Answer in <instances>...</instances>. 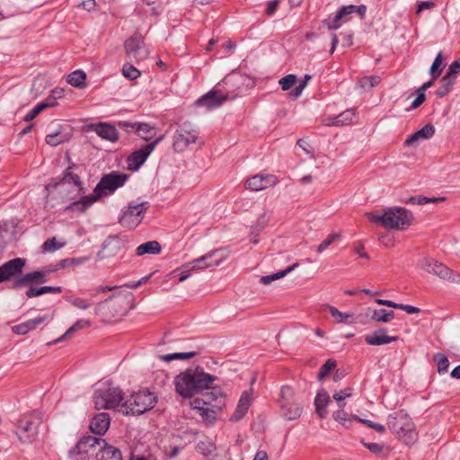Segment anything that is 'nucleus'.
Segmentation results:
<instances>
[{"label": "nucleus", "instance_id": "6", "mask_svg": "<svg viewBox=\"0 0 460 460\" xmlns=\"http://www.w3.org/2000/svg\"><path fill=\"white\" fill-rule=\"evenodd\" d=\"M279 403L282 416L288 420L300 418L303 412V402L295 399V391L289 385H283L280 389Z\"/></svg>", "mask_w": 460, "mask_h": 460}, {"label": "nucleus", "instance_id": "18", "mask_svg": "<svg viewBox=\"0 0 460 460\" xmlns=\"http://www.w3.org/2000/svg\"><path fill=\"white\" fill-rule=\"evenodd\" d=\"M46 281V272H43V270H34L16 279L13 283V288H21L28 284L45 283Z\"/></svg>", "mask_w": 460, "mask_h": 460}, {"label": "nucleus", "instance_id": "57", "mask_svg": "<svg viewBox=\"0 0 460 460\" xmlns=\"http://www.w3.org/2000/svg\"><path fill=\"white\" fill-rule=\"evenodd\" d=\"M45 110L44 104H37L29 113H27L24 117L25 121H31L34 118H36L42 111Z\"/></svg>", "mask_w": 460, "mask_h": 460}, {"label": "nucleus", "instance_id": "40", "mask_svg": "<svg viewBox=\"0 0 460 460\" xmlns=\"http://www.w3.org/2000/svg\"><path fill=\"white\" fill-rule=\"evenodd\" d=\"M440 83L441 85L436 91V95L438 97H444L451 91L456 81L455 78H448V76L444 75Z\"/></svg>", "mask_w": 460, "mask_h": 460}, {"label": "nucleus", "instance_id": "14", "mask_svg": "<svg viewBox=\"0 0 460 460\" xmlns=\"http://www.w3.org/2000/svg\"><path fill=\"white\" fill-rule=\"evenodd\" d=\"M127 243V237L125 235H113L108 237L101 251L97 253V260L102 261L107 258L115 256Z\"/></svg>", "mask_w": 460, "mask_h": 460}, {"label": "nucleus", "instance_id": "49", "mask_svg": "<svg viewBox=\"0 0 460 460\" xmlns=\"http://www.w3.org/2000/svg\"><path fill=\"white\" fill-rule=\"evenodd\" d=\"M65 244H66V243H58L56 238L53 237V238L48 239L46 242H44V243L42 244V251L44 252H55L58 249L62 248L63 246H65Z\"/></svg>", "mask_w": 460, "mask_h": 460}, {"label": "nucleus", "instance_id": "55", "mask_svg": "<svg viewBox=\"0 0 460 460\" xmlns=\"http://www.w3.org/2000/svg\"><path fill=\"white\" fill-rule=\"evenodd\" d=\"M460 73V59L455 60L449 66L447 74L445 76H448V78H456V75Z\"/></svg>", "mask_w": 460, "mask_h": 460}, {"label": "nucleus", "instance_id": "54", "mask_svg": "<svg viewBox=\"0 0 460 460\" xmlns=\"http://www.w3.org/2000/svg\"><path fill=\"white\" fill-rule=\"evenodd\" d=\"M70 302L75 307L82 310H86L92 305V302L90 300L80 297L71 298Z\"/></svg>", "mask_w": 460, "mask_h": 460}, {"label": "nucleus", "instance_id": "9", "mask_svg": "<svg viewBox=\"0 0 460 460\" xmlns=\"http://www.w3.org/2000/svg\"><path fill=\"white\" fill-rule=\"evenodd\" d=\"M148 208L149 203L147 201L137 204L130 202L121 210L119 218V224L129 229L137 227L142 222Z\"/></svg>", "mask_w": 460, "mask_h": 460}, {"label": "nucleus", "instance_id": "56", "mask_svg": "<svg viewBox=\"0 0 460 460\" xmlns=\"http://www.w3.org/2000/svg\"><path fill=\"white\" fill-rule=\"evenodd\" d=\"M445 199H446L445 197H438V198L419 197L417 199V203L419 205H424V204H427V203H429V202L437 203L438 201H443ZM415 200H416V199L413 198V197L410 199L411 202H414Z\"/></svg>", "mask_w": 460, "mask_h": 460}, {"label": "nucleus", "instance_id": "1", "mask_svg": "<svg viewBox=\"0 0 460 460\" xmlns=\"http://www.w3.org/2000/svg\"><path fill=\"white\" fill-rule=\"evenodd\" d=\"M217 379L216 376L206 373L201 367H190L180 373L174 378L176 392L183 398H191L200 394L201 405L215 407L221 410L225 399L220 389L214 387L213 383Z\"/></svg>", "mask_w": 460, "mask_h": 460}, {"label": "nucleus", "instance_id": "38", "mask_svg": "<svg viewBox=\"0 0 460 460\" xmlns=\"http://www.w3.org/2000/svg\"><path fill=\"white\" fill-rule=\"evenodd\" d=\"M323 306L329 310L331 315L334 318L337 323H346L348 319L353 316L352 313H342L332 305H324Z\"/></svg>", "mask_w": 460, "mask_h": 460}, {"label": "nucleus", "instance_id": "64", "mask_svg": "<svg viewBox=\"0 0 460 460\" xmlns=\"http://www.w3.org/2000/svg\"><path fill=\"white\" fill-rule=\"evenodd\" d=\"M279 4V0H271L268 3V6L266 9V14L271 16L277 10Z\"/></svg>", "mask_w": 460, "mask_h": 460}, {"label": "nucleus", "instance_id": "16", "mask_svg": "<svg viewBox=\"0 0 460 460\" xmlns=\"http://www.w3.org/2000/svg\"><path fill=\"white\" fill-rule=\"evenodd\" d=\"M227 99V93H223L219 90L212 89L208 93L199 98L195 102V104L199 107H204L208 111H210L221 106Z\"/></svg>", "mask_w": 460, "mask_h": 460}, {"label": "nucleus", "instance_id": "19", "mask_svg": "<svg viewBox=\"0 0 460 460\" xmlns=\"http://www.w3.org/2000/svg\"><path fill=\"white\" fill-rule=\"evenodd\" d=\"M198 135L192 130L190 131L187 128L181 127L176 132V137L173 142V146L175 149L183 150L190 144H193L197 141Z\"/></svg>", "mask_w": 460, "mask_h": 460}, {"label": "nucleus", "instance_id": "3", "mask_svg": "<svg viewBox=\"0 0 460 460\" xmlns=\"http://www.w3.org/2000/svg\"><path fill=\"white\" fill-rule=\"evenodd\" d=\"M387 426L407 446L413 445L418 439V433L416 432L414 423L410 416L403 411L389 414L387 417Z\"/></svg>", "mask_w": 460, "mask_h": 460}, {"label": "nucleus", "instance_id": "27", "mask_svg": "<svg viewBox=\"0 0 460 460\" xmlns=\"http://www.w3.org/2000/svg\"><path fill=\"white\" fill-rule=\"evenodd\" d=\"M435 134V127L432 124H426L420 129L411 135L404 142L407 146H412L420 139H429Z\"/></svg>", "mask_w": 460, "mask_h": 460}, {"label": "nucleus", "instance_id": "26", "mask_svg": "<svg viewBox=\"0 0 460 460\" xmlns=\"http://www.w3.org/2000/svg\"><path fill=\"white\" fill-rule=\"evenodd\" d=\"M190 405L199 413L203 420L208 424H212L216 420L217 413L220 411L217 410L215 407H204V405L200 404V401L199 400L190 402Z\"/></svg>", "mask_w": 460, "mask_h": 460}, {"label": "nucleus", "instance_id": "29", "mask_svg": "<svg viewBox=\"0 0 460 460\" xmlns=\"http://www.w3.org/2000/svg\"><path fill=\"white\" fill-rule=\"evenodd\" d=\"M356 116L353 110H347L335 118H330L323 120L325 126H343L351 123Z\"/></svg>", "mask_w": 460, "mask_h": 460}, {"label": "nucleus", "instance_id": "10", "mask_svg": "<svg viewBox=\"0 0 460 460\" xmlns=\"http://www.w3.org/2000/svg\"><path fill=\"white\" fill-rule=\"evenodd\" d=\"M227 257L224 249L213 250L201 257L184 264L187 271L200 270L210 267L219 266Z\"/></svg>", "mask_w": 460, "mask_h": 460}, {"label": "nucleus", "instance_id": "11", "mask_svg": "<svg viewBox=\"0 0 460 460\" xmlns=\"http://www.w3.org/2000/svg\"><path fill=\"white\" fill-rule=\"evenodd\" d=\"M422 267L427 272L438 277L440 279L460 285V273L455 272L440 261L425 259Z\"/></svg>", "mask_w": 460, "mask_h": 460}, {"label": "nucleus", "instance_id": "17", "mask_svg": "<svg viewBox=\"0 0 460 460\" xmlns=\"http://www.w3.org/2000/svg\"><path fill=\"white\" fill-rule=\"evenodd\" d=\"M276 180L269 174H256L246 181V187L252 191H260L270 186H274Z\"/></svg>", "mask_w": 460, "mask_h": 460}, {"label": "nucleus", "instance_id": "8", "mask_svg": "<svg viewBox=\"0 0 460 460\" xmlns=\"http://www.w3.org/2000/svg\"><path fill=\"white\" fill-rule=\"evenodd\" d=\"M128 178V174L118 171H112L103 175L95 186L93 196L98 200L103 196L112 194L117 189L125 184Z\"/></svg>", "mask_w": 460, "mask_h": 460}, {"label": "nucleus", "instance_id": "32", "mask_svg": "<svg viewBox=\"0 0 460 460\" xmlns=\"http://www.w3.org/2000/svg\"><path fill=\"white\" fill-rule=\"evenodd\" d=\"M366 315L370 316L371 319L376 322L388 323L394 317V311H386L385 309H372L367 307L366 309Z\"/></svg>", "mask_w": 460, "mask_h": 460}, {"label": "nucleus", "instance_id": "30", "mask_svg": "<svg viewBox=\"0 0 460 460\" xmlns=\"http://www.w3.org/2000/svg\"><path fill=\"white\" fill-rule=\"evenodd\" d=\"M330 401V396L325 391L317 393L314 399L315 412L321 419L326 417V406Z\"/></svg>", "mask_w": 460, "mask_h": 460}, {"label": "nucleus", "instance_id": "22", "mask_svg": "<svg viewBox=\"0 0 460 460\" xmlns=\"http://www.w3.org/2000/svg\"><path fill=\"white\" fill-rule=\"evenodd\" d=\"M111 418L107 412H101L94 416L90 424V429L97 435H103L109 429Z\"/></svg>", "mask_w": 460, "mask_h": 460}, {"label": "nucleus", "instance_id": "51", "mask_svg": "<svg viewBox=\"0 0 460 460\" xmlns=\"http://www.w3.org/2000/svg\"><path fill=\"white\" fill-rule=\"evenodd\" d=\"M340 237V234L333 233L328 238L323 240L318 246H317V252L323 253L324 250L330 246L333 242H335Z\"/></svg>", "mask_w": 460, "mask_h": 460}, {"label": "nucleus", "instance_id": "60", "mask_svg": "<svg viewBox=\"0 0 460 460\" xmlns=\"http://www.w3.org/2000/svg\"><path fill=\"white\" fill-rule=\"evenodd\" d=\"M362 444L366 448L371 451L374 454H380L383 452V446L378 443H367L362 441Z\"/></svg>", "mask_w": 460, "mask_h": 460}, {"label": "nucleus", "instance_id": "35", "mask_svg": "<svg viewBox=\"0 0 460 460\" xmlns=\"http://www.w3.org/2000/svg\"><path fill=\"white\" fill-rule=\"evenodd\" d=\"M90 324H91V322L88 320H85V319L77 320L61 337H59L58 339L55 340L52 342H49V345L59 342V341L65 340L66 338L72 336L73 333L75 332L76 331L82 330V329H84V328L90 326Z\"/></svg>", "mask_w": 460, "mask_h": 460}, {"label": "nucleus", "instance_id": "61", "mask_svg": "<svg viewBox=\"0 0 460 460\" xmlns=\"http://www.w3.org/2000/svg\"><path fill=\"white\" fill-rule=\"evenodd\" d=\"M44 294V290H43V287L41 288H33V287H31L27 291H26V296L27 297L29 298H32V297H35V296H41Z\"/></svg>", "mask_w": 460, "mask_h": 460}, {"label": "nucleus", "instance_id": "25", "mask_svg": "<svg viewBox=\"0 0 460 460\" xmlns=\"http://www.w3.org/2000/svg\"><path fill=\"white\" fill-rule=\"evenodd\" d=\"M252 402V396L248 391H244L238 402L234 412L231 415L230 420L238 421L244 417Z\"/></svg>", "mask_w": 460, "mask_h": 460}, {"label": "nucleus", "instance_id": "50", "mask_svg": "<svg viewBox=\"0 0 460 460\" xmlns=\"http://www.w3.org/2000/svg\"><path fill=\"white\" fill-rule=\"evenodd\" d=\"M46 143L49 146H56L66 140V137L60 135V132L57 131L55 133L48 134L46 136Z\"/></svg>", "mask_w": 460, "mask_h": 460}, {"label": "nucleus", "instance_id": "46", "mask_svg": "<svg viewBox=\"0 0 460 460\" xmlns=\"http://www.w3.org/2000/svg\"><path fill=\"white\" fill-rule=\"evenodd\" d=\"M352 394V388L346 387L341 391H336L332 397L335 401H337L338 405L340 407H343L345 405L344 400Z\"/></svg>", "mask_w": 460, "mask_h": 460}, {"label": "nucleus", "instance_id": "44", "mask_svg": "<svg viewBox=\"0 0 460 460\" xmlns=\"http://www.w3.org/2000/svg\"><path fill=\"white\" fill-rule=\"evenodd\" d=\"M381 82V79L377 75L365 76L360 79L358 85L364 90H370L376 86Z\"/></svg>", "mask_w": 460, "mask_h": 460}, {"label": "nucleus", "instance_id": "15", "mask_svg": "<svg viewBox=\"0 0 460 460\" xmlns=\"http://www.w3.org/2000/svg\"><path fill=\"white\" fill-rule=\"evenodd\" d=\"M26 265L23 258H14L0 266V283L6 282L22 273Z\"/></svg>", "mask_w": 460, "mask_h": 460}, {"label": "nucleus", "instance_id": "58", "mask_svg": "<svg viewBox=\"0 0 460 460\" xmlns=\"http://www.w3.org/2000/svg\"><path fill=\"white\" fill-rule=\"evenodd\" d=\"M311 79V75H305L303 80L299 83V84L297 86H296V88L293 90L292 92V95L294 97H298L301 95L303 90L305 89V87L306 86L308 81Z\"/></svg>", "mask_w": 460, "mask_h": 460}, {"label": "nucleus", "instance_id": "13", "mask_svg": "<svg viewBox=\"0 0 460 460\" xmlns=\"http://www.w3.org/2000/svg\"><path fill=\"white\" fill-rule=\"evenodd\" d=\"M125 49L128 59L132 62L137 63L145 60L148 56V51L140 35H134L127 40L125 41Z\"/></svg>", "mask_w": 460, "mask_h": 460}, {"label": "nucleus", "instance_id": "24", "mask_svg": "<svg viewBox=\"0 0 460 460\" xmlns=\"http://www.w3.org/2000/svg\"><path fill=\"white\" fill-rule=\"evenodd\" d=\"M94 132L103 139L114 142L119 138L116 128L109 123L101 122L91 126Z\"/></svg>", "mask_w": 460, "mask_h": 460}, {"label": "nucleus", "instance_id": "45", "mask_svg": "<svg viewBox=\"0 0 460 460\" xmlns=\"http://www.w3.org/2000/svg\"><path fill=\"white\" fill-rule=\"evenodd\" d=\"M442 63H443V56H442V53L440 52L436 56L435 59L430 66V69H429V73L431 75V77H433V80H436L441 74Z\"/></svg>", "mask_w": 460, "mask_h": 460}, {"label": "nucleus", "instance_id": "42", "mask_svg": "<svg viewBox=\"0 0 460 460\" xmlns=\"http://www.w3.org/2000/svg\"><path fill=\"white\" fill-rule=\"evenodd\" d=\"M433 360L437 364L438 372L439 374H445L447 372L449 361L447 356L442 353H436L433 357Z\"/></svg>", "mask_w": 460, "mask_h": 460}, {"label": "nucleus", "instance_id": "33", "mask_svg": "<svg viewBox=\"0 0 460 460\" xmlns=\"http://www.w3.org/2000/svg\"><path fill=\"white\" fill-rule=\"evenodd\" d=\"M96 199L93 195L91 196H84L82 198L81 200L75 201L71 204H69L66 210H72V211H77V212H84L89 207H91Z\"/></svg>", "mask_w": 460, "mask_h": 460}, {"label": "nucleus", "instance_id": "2", "mask_svg": "<svg viewBox=\"0 0 460 460\" xmlns=\"http://www.w3.org/2000/svg\"><path fill=\"white\" fill-rule=\"evenodd\" d=\"M367 217L373 223L379 224L387 229L394 230L407 229L413 220L412 213L402 207L387 208L381 216L367 213Z\"/></svg>", "mask_w": 460, "mask_h": 460}, {"label": "nucleus", "instance_id": "23", "mask_svg": "<svg viewBox=\"0 0 460 460\" xmlns=\"http://www.w3.org/2000/svg\"><path fill=\"white\" fill-rule=\"evenodd\" d=\"M356 5L349 4L346 6H341L340 10L337 12L333 18H329L323 21V23L329 30H336L341 27V21L347 15L355 13Z\"/></svg>", "mask_w": 460, "mask_h": 460}, {"label": "nucleus", "instance_id": "43", "mask_svg": "<svg viewBox=\"0 0 460 460\" xmlns=\"http://www.w3.org/2000/svg\"><path fill=\"white\" fill-rule=\"evenodd\" d=\"M136 132L145 140L151 139L155 135V128L146 123H137Z\"/></svg>", "mask_w": 460, "mask_h": 460}, {"label": "nucleus", "instance_id": "47", "mask_svg": "<svg viewBox=\"0 0 460 460\" xmlns=\"http://www.w3.org/2000/svg\"><path fill=\"white\" fill-rule=\"evenodd\" d=\"M122 75L129 80H135L140 76L141 73L134 66L125 64L122 67Z\"/></svg>", "mask_w": 460, "mask_h": 460}, {"label": "nucleus", "instance_id": "39", "mask_svg": "<svg viewBox=\"0 0 460 460\" xmlns=\"http://www.w3.org/2000/svg\"><path fill=\"white\" fill-rule=\"evenodd\" d=\"M196 355H197L196 351L177 352V353L161 355L159 358L161 360H163L164 362H170L174 359H181V360L189 359V358H193Z\"/></svg>", "mask_w": 460, "mask_h": 460}, {"label": "nucleus", "instance_id": "63", "mask_svg": "<svg viewBox=\"0 0 460 460\" xmlns=\"http://www.w3.org/2000/svg\"><path fill=\"white\" fill-rule=\"evenodd\" d=\"M435 7V3L431 1L420 2L417 6L416 13L419 14L425 9H432Z\"/></svg>", "mask_w": 460, "mask_h": 460}, {"label": "nucleus", "instance_id": "53", "mask_svg": "<svg viewBox=\"0 0 460 460\" xmlns=\"http://www.w3.org/2000/svg\"><path fill=\"white\" fill-rule=\"evenodd\" d=\"M71 166H69L67 169H66V172L63 177V180H62V182L63 183H66V182H74L75 185L76 186H80L81 185V181H80V178L77 174H75L73 173L70 170H71Z\"/></svg>", "mask_w": 460, "mask_h": 460}, {"label": "nucleus", "instance_id": "59", "mask_svg": "<svg viewBox=\"0 0 460 460\" xmlns=\"http://www.w3.org/2000/svg\"><path fill=\"white\" fill-rule=\"evenodd\" d=\"M416 93H417V97L415 98V100L411 103V108L412 109H417L426 100V95H425V93L423 92H421V91L417 89Z\"/></svg>", "mask_w": 460, "mask_h": 460}, {"label": "nucleus", "instance_id": "5", "mask_svg": "<svg viewBox=\"0 0 460 460\" xmlns=\"http://www.w3.org/2000/svg\"><path fill=\"white\" fill-rule=\"evenodd\" d=\"M93 399L97 410L120 408L123 394L119 387L105 383L94 391Z\"/></svg>", "mask_w": 460, "mask_h": 460}, {"label": "nucleus", "instance_id": "52", "mask_svg": "<svg viewBox=\"0 0 460 460\" xmlns=\"http://www.w3.org/2000/svg\"><path fill=\"white\" fill-rule=\"evenodd\" d=\"M296 81V76L295 75L290 74L282 77L279 83L281 85L283 91H288L293 86Z\"/></svg>", "mask_w": 460, "mask_h": 460}, {"label": "nucleus", "instance_id": "20", "mask_svg": "<svg viewBox=\"0 0 460 460\" xmlns=\"http://www.w3.org/2000/svg\"><path fill=\"white\" fill-rule=\"evenodd\" d=\"M398 340V336H388L385 329L376 330L365 337V341L372 346L385 345Z\"/></svg>", "mask_w": 460, "mask_h": 460}, {"label": "nucleus", "instance_id": "4", "mask_svg": "<svg viewBox=\"0 0 460 460\" xmlns=\"http://www.w3.org/2000/svg\"><path fill=\"white\" fill-rule=\"evenodd\" d=\"M157 400L154 394L149 391H140L132 394L120 405L119 410L123 414H142L153 409Z\"/></svg>", "mask_w": 460, "mask_h": 460}, {"label": "nucleus", "instance_id": "21", "mask_svg": "<svg viewBox=\"0 0 460 460\" xmlns=\"http://www.w3.org/2000/svg\"><path fill=\"white\" fill-rule=\"evenodd\" d=\"M39 424L40 421L34 420H26L24 423H22L19 427V431H17L19 439L24 443L31 442L38 434Z\"/></svg>", "mask_w": 460, "mask_h": 460}, {"label": "nucleus", "instance_id": "12", "mask_svg": "<svg viewBox=\"0 0 460 460\" xmlns=\"http://www.w3.org/2000/svg\"><path fill=\"white\" fill-rule=\"evenodd\" d=\"M164 136L157 137L155 141L135 150L128 157V169L130 171H137L146 162L150 154L154 151L159 142L162 141Z\"/></svg>", "mask_w": 460, "mask_h": 460}, {"label": "nucleus", "instance_id": "37", "mask_svg": "<svg viewBox=\"0 0 460 460\" xmlns=\"http://www.w3.org/2000/svg\"><path fill=\"white\" fill-rule=\"evenodd\" d=\"M85 79H86L85 73L81 70H76V71L72 72L68 75L67 82L75 87L82 88L85 84Z\"/></svg>", "mask_w": 460, "mask_h": 460}, {"label": "nucleus", "instance_id": "31", "mask_svg": "<svg viewBox=\"0 0 460 460\" xmlns=\"http://www.w3.org/2000/svg\"><path fill=\"white\" fill-rule=\"evenodd\" d=\"M46 320V316L38 317L35 319H31L26 321L22 323L15 325L13 327V332L19 335H24L28 333L30 331L35 329L38 325L42 323Z\"/></svg>", "mask_w": 460, "mask_h": 460}, {"label": "nucleus", "instance_id": "34", "mask_svg": "<svg viewBox=\"0 0 460 460\" xmlns=\"http://www.w3.org/2000/svg\"><path fill=\"white\" fill-rule=\"evenodd\" d=\"M161 252V245L157 241H149L140 244L137 248V255L142 256L144 254H158Z\"/></svg>", "mask_w": 460, "mask_h": 460}, {"label": "nucleus", "instance_id": "28", "mask_svg": "<svg viewBox=\"0 0 460 460\" xmlns=\"http://www.w3.org/2000/svg\"><path fill=\"white\" fill-rule=\"evenodd\" d=\"M196 448L199 453L209 460H215L218 456L215 443L208 438L199 440Z\"/></svg>", "mask_w": 460, "mask_h": 460}, {"label": "nucleus", "instance_id": "7", "mask_svg": "<svg viewBox=\"0 0 460 460\" xmlns=\"http://www.w3.org/2000/svg\"><path fill=\"white\" fill-rule=\"evenodd\" d=\"M105 444L102 438L87 436L81 438L75 447L70 450L69 456L73 460H92L97 456Z\"/></svg>", "mask_w": 460, "mask_h": 460}, {"label": "nucleus", "instance_id": "62", "mask_svg": "<svg viewBox=\"0 0 460 460\" xmlns=\"http://www.w3.org/2000/svg\"><path fill=\"white\" fill-rule=\"evenodd\" d=\"M118 126L127 132L136 131L137 123H131L128 121H119Z\"/></svg>", "mask_w": 460, "mask_h": 460}, {"label": "nucleus", "instance_id": "48", "mask_svg": "<svg viewBox=\"0 0 460 460\" xmlns=\"http://www.w3.org/2000/svg\"><path fill=\"white\" fill-rule=\"evenodd\" d=\"M336 367V361L332 358H329L326 362L322 366L320 372L318 373V379L322 380L325 376H327L332 370Z\"/></svg>", "mask_w": 460, "mask_h": 460}, {"label": "nucleus", "instance_id": "41", "mask_svg": "<svg viewBox=\"0 0 460 460\" xmlns=\"http://www.w3.org/2000/svg\"><path fill=\"white\" fill-rule=\"evenodd\" d=\"M333 419L340 422L344 428L349 429L352 424V417H349L348 413L343 410L336 411L332 413Z\"/></svg>", "mask_w": 460, "mask_h": 460}, {"label": "nucleus", "instance_id": "36", "mask_svg": "<svg viewBox=\"0 0 460 460\" xmlns=\"http://www.w3.org/2000/svg\"><path fill=\"white\" fill-rule=\"evenodd\" d=\"M299 266L298 263H294L290 266H288L286 270H280L277 273H274V274H271V275H267V276H262L260 279L261 283L263 284V285H269L270 284L272 281L274 280H277V279H279L283 277H285L287 274H288L289 272L293 271L296 268H297Z\"/></svg>", "mask_w": 460, "mask_h": 460}]
</instances>
